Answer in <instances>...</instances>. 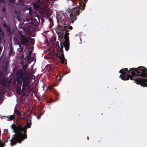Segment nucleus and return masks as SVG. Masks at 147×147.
Returning a JSON list of instances; mask_svg holds the SVG:
<instances>
[{
    "label": "nucleus",
    "instance_id": "nucleus-12",
    "mask_svg": "<svg viewBox=\"0 0 147 147\" xmlns=\"http://www.w3.org/2000/svg\"><path fill=\"white\" fill-rule=\"evenodd\" d=\"M14 112L18 116L20 115L21 113L16 108L15 109Z\"/></svg>",
    "mask_w": 147,
    "mask_h": 147
},
{
    "label": "nucleus",
    "instance_id": "nucleus-21",
    "mask_svg": "<svg viewBox=\"0 0 147 147\" xmlns=\"http://www.w3.org/2000/svg\"><path fill=\"white\" fill-rule=\"evenodd\" d=\"M27 65H25L23 67V69H25V68L27 67Z\"/></svg>",
    "mask_w": 147,
    "mask_h": 147
},
{
    "label": "nucleus",
    "instance_id": "nucleus-26",
    "mask_svg": "<svg viewBox=\"0 0 147 147\" xmlns=\"http://www.w3.org/2000/svg\"><path fill=\"white\" fill-rule=\"evenodd\" d=\"M5 27V26H6V25L5 24H4L3 25Z\"/></svg>",
    "mask_w": 147,
    "mask_h": 147
},
{
    "label": "nucleus",
    "instance_id": "nucleus-27",
    "mask_svg": "<svg viewBox=\"0 0 147 147\" xmlns=\"http://www.w3.org/2000/svg\"><path fill=\"white\" fill-rule=\"evenodd\" d=\"M0 147H3V146H0Z\"/></svg>",
    "mask_w": 147,
    "mask_h": 147
},
{
    "label": "nucleus",
    "instance_id": "nucleus-16",
    "mask_svg": "<svg viewBox=\"0 0 147 147\" xmlns=\"http://www.w3.org/2000/svg\"><path fill=\"white\" fill-rule=\"evenodd\" d=\"M18 45H19V46L20 48L22 50L23 49V47L21 46L20 43L19 42H18Z\"/></svg>",
    "mask_w": 147,
    "mask_h": 147
},
{
    "label": "nucleus",
    "instance_id": "nucleus-25",
    "mask_svg": "<svg viewBox=\"0 0 147 147\" xmlns=\"http://www.w3.org/2000/svg\"><path fill=\"white\" fill-rule=\"evenodd\" d=\"M37 118L38 119H39L40 118V116H38L37 117Z\"/></svg>",
    "mask_w": 147,
    "mask_h": 147
},
{
    "label": "nucleus",
    "instance_id": "nucleus-14",
    "mask_svg": "<svg viewBox=\"0 0 147 147\" xmlns=\"http://www.w3.org/2000/svg\"><path fill=\"white\" fill-rule=\"evenodd\" d=\"M16 90L17 92L20 94H21V87H17L16 88Z\"/></svg>",
    "mask_w": 147,
    "mask_h": 147
},
{
    "label": "nucleus",
    "instance_id": "nucleus-19",
    "mask_svg": "<svg viewBox=\"0 0 147 147\" xmlns=\"http://www.w3.org/2000/svg\"><path fill=\"white\" fill-rule=\"evenodd\" d=\"M12 52L9 51V56H10L12 54Z\"/></svg>",
    "mask_w": 147,
    "mask_h": 147
},
{
    "label": "nucleus",
    "instance_id": "nucleus-17",
    "mask_svg": "<svg viewBox=\"0 0 147 147\" xmlns=\"http://www.w3.org/2000/svg\"><path fill=\"white\" fill-rule=\"evenodd\" d=\"M142 86L147 87V84L145 83H143L141 84Z\"/></svg>",
    "mask_w": 147,
    "mask_h": 147
},
{
    "label": "nucleus",
    "instance_id": "nucleus-18",
    "mask_svg": "<svg viewBox=\"0 0 147 147\" xmlns=\"http://www.w3.org/2000/svg\"><path fill=\"white\" fill-rule=\"evenodd\" d=\"M32 53V51L30 50H29L28 52V53L27 54H29V55H31Z\"/></svg>",
    "mask_w": 147,
    "mask_h": 147
},
{
    "label": "nucleus",
    "instance_id": "nucleus-10",
    "mask_svg": "<svg viewBox=\"0 0 147 147\" xmlns=\"http://www.w3.org/2000/svg\"><path fill=\"white\" fill-rule=\"evenodd\" d=\"M59 57L62 63H65L66 65L67 64L66 60L65 59L64 55L62 53H61L60 56H59Z\"/></svg>",
    "mask_w": 147,
    "mask_h": 147
},
{
    "label": "nucleus",
    "instance_id": "nucleus-9",
    "mask_svg": "<svg viewBox=\"0 0 147 147\" xmlns=\"http://www.w3.org/2000/svg\"><path fill=\"white\" fill-rule=\"evenodd\" d=\"M20 43L23 45H27L28 42V38L23 35H21Z\"/></svg>",
    "mask_w": 147,
    "mask_h": 147
},
{
    "label": "nucleus",
    "instance_id": "nucleus-1",
    "mask_svg": "<svg viewBox=\"0 0 147 147\" xmlns=\"http://www.w3.org/2000/svg\"><path fill=\"white\" fill-rule=\"evenodd\" d=\"M127 68L122 69L119 71L122 74L120 77L122 80H128L129 78L131 80L137 81L138 78L136 77L137 75L142 77H147V69L145 67L140 66L137 68H130L129 71Z\"/></svg>",
    "mask_w": 147,
    "mask_h": 147
},
{
    "label": "nucleus",
    "instance_id": "nucleus-22",
    "mask_svg": "<svg viewBox=\"0 0 147 147\" xmlns=\"http://www.w3.org/2000/svg\"><path fill=\"white\" fill-rule=\"evenodd\" d=\"M3 3V1L2 0H0V5L1 4V3Z\"/></svg>",
    "mask_w": 147,
    "mask_h": 147
},
{
    "label": "nucleus",
    "instance_id": "nucleus-11",
    "mask_svg": "<svg viewBox=\"0 0 147 147\" xmlns=\"http://www.w3.org/2000/svg\"><path fill=\"white\" fill-rule=\"evenodd\" d=\"M14 117L13 115L5 116V119L7 121L11 120L14 119Z\"/></svg>",
    "mask_w": 147,
    "mask_h": 147
},
{
    "label": "nucleus",
    "instance_id": "nucleus-24",
    "mask_svg": "<svg viewBox=\"0 0 147 147\" xmlns=\"http://www.w3.org/2000/svg\"><path fill=\"white\" fill-rule=\"evenodd\" d=\"M8 64L7 63L5 64V65L7 67V66H8Z\"/></svg>",
    "mask_w": 147,
    "mask_h": 147
},
{
    "label": "nucleus",
    "instance_id": "nucleus-8",
    "mask_svg": "<svg viewBox=\"0 0 147 147\" xmlns=\"http://www.w3.org/2000/svg\"><path fill=\"white\" fill-rule=\"evenodd\" d=\"M68 28H69L70 30L72 28V27L71 26H70L69 27H68L67 26H65L60 27L58 31L59 35L60 36H63L64 33V30H65Z\"/></svg>",
    "mask_w": 147,
    "mask_h": 147
},
{
    "label": "nucleus",
    "instance_id": "nucleus-28",
    "mask_svg": "<svg viewBox=\"0 0 147 147\" xmlns=\"http://www.w3.org/2000/svg\"><path fill=\"white\" fill-rule=\"evenodd\" d=\"M87 139L88 140V137H87Z\"/></svg>",
    "mask_w": 147,
    "mask_h": 147
},
{
    "label": "nucleus",
    "instance_id": "nucleus-15",
    "mask_svg": "<svg viewBox=\"0 0 147 147\" xmlns=\"http://www.w3.org/2000/svg\"><path fill=\"white\" fill-rule=\"evenodd\" d=\"M31 55H29V54H27L26 56L27 57L28 59V60L31 59Z\"/></svg>",
    "mask_w": 147,
    "mask_h": 147
},
{
    "label": "nucleus",
    "instance_id": "nucleus-5",
    "mask_svg": "<svg viewBox=\"0 0 147 147\" xmlns=\"http://www.w3.org/2000/svg\"><path fill=\"white\" fill-rule=\"evenodd\" d=\"M80 9L79 6L76 7L71 10L69 12V16L70 18V23H72L76 19V17L78 16Z\"/></svg>",
    "mask_w": 147,
    "mask_h": 147
},
{
    "label": "nucleus",
    "instance_id": "nucleus-4",
    "mask_svg": "<svg viewBox=\"0 0 147 147\" xmlns=\"http://www.w3.org/2000/svg\"><path fill=\"white\" fill-rule=\"evenodd\" d=\"M8 86L7 80L0 72V94L4 93L6 88Z\"/></svg>",
    "mask_w": 147,
    "mask_h": 147
},
{
    "label": "nucleus",
    "instance_id": "nucleus-6",
    "mask_svg": "<svg viewBox=\"0 0 147 147\" xmlns=\"http://www.w3.org/2000/svg\"><path fill=\"white\" fill-rule=\"evenodd\" d=\"M44 2L41 3V1L38 0L37 2L33 4V6L35 9L38 10L42 13L47 14L46 11L47 9L45 6H43V5H44Z\"/></svg>",
    "mask_w": 147,
    "mask_h": 147
},
{
    "label": "nucleus",
    "instance_id": "nucleus-23",
    "mask_svg": "<svg viewBox=\"0 0 147 147\" xmlns=\"http://www.w3.org/2000/svg\"><path fill=\"white\" fill-rule=\"evenodd\" d=\"M12 51H13V49H12V48H11L10 49V51L12 52Z\"/></svg>",
    "mask_w": 147,
    "mask_h": 147
},
{
    "label": "nucleus",
    "instance_id": "nucleus-3",
    "mask_svg": "<svg viewBox=\"0 0 147 147\" xmlns=\"http://www.w3.org/2000/svg\"><path fill=\"white\" fill-rule=\"evenodd\" d=\"M16 76H17V81L18 83L21 85L23 83V88L29 85V78L32 75L30 73H28L22 70H19L17 72Z\"/></svg>",
    "mask_w": 147,
    "mask_h": 147
},
{
    "label": "nucleus",
    "instance_id": "nucleus-2",
    "mask_svg": "<svg viewBox=\"0 0 147 147\" xmlns=\"http://www.w3.org/2000/svg\"><path fill=\"white\" fill-rule=\"evenodd\" d=\"M30 123H28L24 127H23L20 125H16L14 124H12L11 127L14 133L17 134L13 135V137L10 140L11 145L15 144L17 142L20 143L24 139L27 138L26 130L28 127H30Z\"/></svg>",
    "mask_w": 147,
    "mask_h": 147
},
{
    "label": "nucleus",
    "instance_id": "nucleus-13",
    "mask_svg": "<svg viewBox=\"0 0 147 147\" xmlns=\"http://www.w3.org/2000/svg\"><path fill=\"white\" fill-rule=\"evenodd\" d=\"M18 118L19 119H24L25 118V115H24V114H22L20 113V115L18 117Z\"/></svg>",
    "mask_w": 147,
    "mask_h": 147
},
{
    "label": "nucleus",
    "instance_id": "nucleus-7",
    "mask_svg": "<svg viewBox=\"0 0 147 147\" xmlns=\"http://www.w3.org/2000/svg\"><path fill=\"white\" fill-rule=\"evenodd\" d=\"M68 31L67 30L64 34V38L65 39V41L64 42H61L60 43V46L62 48L64 46L66 50L67 51L69 48V38L67 37L69 35V33H67V32Z\"/></svg>",
    "mask_w": 147,
    "mask_h": 147
},
{
    "label": "nucleus",
    "instance_id": "nucleus-29",
    "mask_svg": "<svg viewBox=\"0 0 147 147\" xmlns=\"http://www.w3.org/2000/svg\"><path fill=\"white\" fill-rule=\"evenodd\" d=\"M83 5H84V6H85V4L84 3V4H83Z\"/></svg>",
    "mask_w": 147,
    "mask_h": 147
},
{
    "label": "nucleus",
    "instance_id": "nucleus-20",
    "mask_svg": "<svg viewBox=\"0 0 147 147\" xmlns=\"http://www.w3.org/2000/svg\"><path fill=\"white\" fill-rule=\"evenodd\" d=\"M63 76V75H62L61 76H60L59 80V81H61V78Z\"/></svg>",
    "mask_w": 147,
    "mask_h": 147
}]
</instances>
